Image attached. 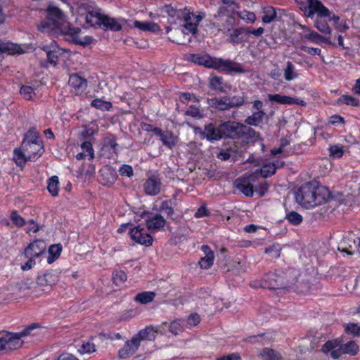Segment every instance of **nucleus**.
<instances>
[{
  "label": "nucleus",
  "mask_w": 360,
  "mask_h": 360,
  "mask_svg": "<svg viewBox=\"0 0 360 360\" xmlns=\"http://www.w3.org/2000/svg\"><path fill=\"white\" fill-rule=\"evenodd\" d=\"M347 333H350L354 335H360V325L356 323H348L345 326Z\"/></svg>",
  "instance_id": "62"
},
{
  "label": "nucleus",
  "mask_w": 360,
  "mask_h": 360,
  "mask_svg": "<svg viewBox=\"0 0 360 360\" xmlns=\"http://www.w3.org/2000/svg\"><path fill=\"white\" fill-rule=\"evenodd\" d=\"M292 141L288 139L287 138H282L281 139V144L278 148H274L271 150V153L273 155H276L280 153H285V155H288L289 153V150L285 149V147L290 144Z\"/></svg>",
  "instance_id": "40"
},
{
  "label": "nucleus",
  "mask_w": 360,
  "mask_h": 360,
  "mask_svg": "<svg viewBox=\"0 0 360 360\" xmlns=\"http://www.w3.org/2000/svg\"><path fill=\"white\" fill-rule=\"evenodd\" d=\"M264 30L262 27H258L257 29L247 28V36L248 37L249 34H251L255 35V37H260L264 33Z\"/></svg>",
  "instance_id": "64"
},
{
  "label": "nucleus",
  "mask_w": 360,
  "mask_h": 360,
  "mask_svg": "<svg viewBox=\"0 0 360 360\" xmlns=\"http://www.w3.org/2000/svg\"><path fill=\"white\" fill-rule=\"evenodd\" d=\"M228 102L229 103V107L232 108L242 106L245 103V100L243 96H233V97H230Z\"/></svg>",
  "instance_id": "57"
},
{
  "label": "nucleus",
  "mask_w": 360,
  "mask_h": 360,
  "mask_svg": "<svg viewBox=\"0 0 360 360\" xmlns=\"http://www.w3.org/2000/svg\"><path fill=\"white\" fill-rule=\"evenodd\" d=\"M218 135H260L242 123L234 121H226L217 127Z\"/></svg>",
  "instance_id": "5"
},
{
  "label": "nucleus",
  "mask_w": 360,
  "mask_h": 360,
  "mask_svg": "<svg viewBox=\"0 0 360 360\" xmlns=\"http://www.w3.org/2000/svg\"><path fill=\"white\" fill-rule=\"evenodd\" d=\"M178 17L184 19V27L186 30L193 34L197 33L198 25L202 19L201 15H195L193 12H190L189 10L185 8L178 13Z\"/></svg>",
  "instance_id": "11"
},
{
  "label": "nucleus",
  "mask_w": 360,
  "mask_h": 360,
  "mask_svg": "<svg viewBox=\"0 0 360 360\" xmlns=\"http://www.w3.org/2000/svg\"><path fill=\"white\" fill-rule=\"evenodd\" d=\"M46 244L43 240H35L31 243L25 250L24 255L25 257H39L45 253Z\"/></svg>",
  "instance_id": "15"
},
{
  "label": "nucleus",
  "mask_w": 360,
  "mask_h": 360,
  "mask_svg": "<svg viewBox=\"0 0 360 360\" xmlns=\"http://www.w3.org/2000/svg\"><path fill=\"white\" fill-rule=\"evenodd\" d=\"M139 347V339L132 338L126 342L125 345L119 351V356L122 359L127 358L134 354Z\"/></svg>",
  "instance_id": "23"
},
{
  "label": "nucleus",
  "mask_w": 360,
  "mask_h": 360,
  "mask_svg": "<svg viewBox=\"0 0 360 360\" xmlns=\"http://www.w3.org/2000/svg\"><path fill=\"white\" fill-rule=\"evenodd\" d=\"M266 281L268 283V287L272 289L285 288L292 283L285 274L277 273H269Z\"/></svg>",
  "instance_id": "12"
},
{
  "label": "nucleus",
  "mask_w": 360,
  "mask_h": 360,
  "mask_svg": "<svg viewBox=\"0 0 360 360\" xmlns=\"http://www.w3.org/2000/svg\"><path fill=\"white\" fill-rule=\"evenodd\" d=\"M130 235L131 238L137 243L144 245L147 247L152 245L153 239L150 235L146 233L143 228L139 226L131 229Z\"/></svg>",
  "instance_id": "14"
},
{
  "label": "nucleus",
  "mask_w": 360,
  "mask_h": 360,
  "mask_svg": "<svg viewBox=\"0 0 360 360\" xmlns=\"http://www.w3.org/2000/svg\"><path fill=\"white\" fill-rule=\"evenodd\" d=\"M18 289L20 291H25L27 290H32V292L35 293L34 288L36 283L31 279L27 278L18 283Z\"/></svg>",
  "instance_id": "46"
},
{
  "label": "nucleus",
  "mask_w": 360,
  "mask_h": 360,
  "mask_svg": "<svg viewBox=\"0 0 360 360\" xmlns=\"http://www.w3.org/2000/svg\"><path fill=\"white\" fill-rule=\"evenodd\" d=\"M68 84L74 89L77 95L82 94L87 87V80L78 73L70 76Z\"/></svg>",
  "instance_id": "16"
},
{
  "label": "nucleus",
  "mask_w": 360,
  "mask_h": 360,
  "mask_svg": "<svg viewBox=\"0 0 360 360\" xmlns=\"http://www.w3.org/2000/svg\"><path fill=\"white\" fill-rule=\"evenodd\" d=\"M46 15L39 25V30L50 36L64 35L65 39L75 44H90V37H85L84 41L80 37L81 29L73 27L66 20L63 11L50 4L45 9Z\"/></svg>",
  "instance_id": "1"
},
{
  "label": "nucleus",
  "mask_w": 360,
  "mask_h": 360,
  "mask_svg": "<svg viewBox=\"0 0 360 360\" xmlns=\"http://www.w3.org/2000/svg\"><path fill=\"white\" fill-rule=\"evenodd\" d=\"M265 253L272 259H277L280 257L281 248L278 245H271L265 249Z\"/></svg>",
  "instance_id": "55"
},
{
  "label": "nucleus",
  "mask_w": 360,
  "mask_h": 360,
  "mask_svg": "<svg viewBox=\"0 0 360 360\" xmlns=\"http://www.w3.org/2000/svg\"><path fill=\"white\" fill-rule=\"evenodd\" d=\"M201 321L200 315L197 313L191 314L186 320V325L189 327H194L198 326Z\"/></svg>",
  "instance_id": "54"
},
{
  "label": "nucleus",
  "mask_w": 360,
  "mask_h": 360,
  "mask_svg": "<svg viewBox=\"0 0 360 360\" xmlns=\"http://www.w3.org/2000/svg\"><path fill=\"white\" fill-rule=\"evenodd\" d=\"M201 250L203 252L204 256L200 258L198 262V264L201 269H210L213 264L214 259V252L208 245H206L201 247Z\"/></svg>",
  "instance_id": "20"
},
{
  "label": "nucleus",
  "mask_w": 360,
  "mask_h": 360,
  "mask_svg": "<svg viewBox=\"0 0 360 360\" xmlns=\"http://www.w3.org/2000/svg\"><path fill=\"white\" fill-rule=\"evenodd\" d=\"M134 27L142 31L154 32L158 26L155 23L152 22H141L135 20L134 22Z\"/></svg>",
  "instance_id": "41"
},
{
  "label": "nucleus",
  "mask_w": 360,
  "mask_h": 360,
  "mask_svg": "<svg viewBox=\"0 0 360 360\" xmlns=\"http://www.w3.org/2000/svg\"><path fill=\"white\" fill-rule=\"evenodd\" d=\"M330 197L329 190L313 183L302 185L295 193L296 202L304 208H311L326 202Z\"/></svg>",
  "instance_id": "2"
},
{
  "label": "nucleus",
  "mask_w": 360,
  "mask_h": 360,
  "mask_svg": "<svg viewBox=\"0 0 360 360\" xmlns=\"http://www.w3.org/2000/svg\"><path fill=\"white\" fill-rule=\"evenodd\" d=\"M184 330L181 320H175L170 323L169 330L174 335H176Z\"/></svg>",
  "instance_id": "52"
},
{
  "label": "nucleus",
  "mask_w": 360,
  "mask_h": 360,
  "mask_svg": "<svg viewBox=\"0 0 360 360\" xmlns=\"http://www.w3.org/2000/svg\"><path fill=\"white\" fill-rule=\"evenodd\" d=\"M352 148L360 150V143L356 141L354 136H349V139H344V143L330 145L328 155L331 159H339L343 157L345 153H350Z\"/></svg>",
  "instance_id": "6"
},
{
  "label": "nucleus",
  "mask_w": 360,
  "mask_h": 360,
  "mask_svg": "<svg viewBox=\"0 0 360 360\" xmlns=\"http://www.w3.org/2000/svg\"><path fill=\"white\" fill-rule=\"evenodd\" d=\"M11 219L13 224L18 226H22L25 225V219L18 213L17 211H13L11 214Z\"/></svg>",
  "instance_id": "60"
},
{
  "label": "nucleus",
  "mask_w": 360,
  "mask_h": 360,
  "mask_svg": "<svg viewBox=\"0 0 360 360\" xmlns=\"http://www.w3.org/2000/svg\"><path fill=\"white\" fill-rule=\"evenodd\" d=\"M195 134L199 133L200 135H218L217 127L211 122L205 126V131H202L200 127H195Z\"/></svg>",
  "instance_id": "39"
},
{
  "label": "nucleus",
  "mask_w": 360,
  "mask_h": 360,
  "mask_svg": "<svg viewBox=\"0 0 360 360\" xmlns=\"http://www.w3.org/2000/svg\"><path fill=\"white\" fill-rule=\"evenodd\" d=\"M262 20L264 23L268 24L273 22L276 18V9L272 6H266L263 9Z\"/></svg>",
  "instance_id": "37"
},
{
  "label": "nucleus",
  "mask_w": 360,
  "mask_h": 360,
  "mask_svg": "<svg viewBox=\"0 0 360 360\" xmlns=\"http://www.w3.org/2000/svg\"><path fill=\"white\" fill-rule=\"evenodd\" d=\"M58 184L59 180L57 176H53L48 180L47 189L53 197L58 194Z\"/></svg>",
  "instance_id": "38"
},
{
  "label": "nucleus",
  "mask_w": 360,
  "mask_h": 360,
  "mask_svg": "<svg viewBox=\"0 0 360 360\" xmlns=\"http://www.w3.org/2000/svg\"><path fill=\"white\" fill-rule=\"evenodd\" d=\"M297 77L295 73V66L290 62L288 61L286 63V68L284 70V77L286 81H291Z\"/></svg>",
  "instance_id": "47"
},
{
  "label": "nucleus",
  "mask_w": 360,
  "mask_h": 360,
  "mask_svg": "<svg viewBox=\"0 0 360 360\" xmlns=\"http://www.w3.org/2000/svg\"><path fill=\"white\" fill-rule=\"evenodd\" d=\"M359 349V346L354 341L340 345L338 340L327 341L321 349L323 353L333 359H338L342 354L356 355Z\"/></svg>",
  "instance_id": "4"
},
{
  "label": "nucleus",
  "mask_w": 360,
  "mask_h": 360,
  "mask_svg": "<svg viewBox=\"0 0 360 360\" xmlns=\"http://www.w3.org/2000/svg\"><path fill=\"white\" fill-rule=\"evenodd\" d=\"M21 96L27 101L32 100V96L34 95V89L30 86L23 85L20 89Z\"/></svg>",
  "instance_id": "51"
},
{
  "label": "nucleus",
  "mask_w": 360,
  "mask_h": 360,
  "mask_svg": "<svg viewBox=\"0 0 360 360\" xmlns=\"http://www.w3.org/2000/svg\"><path fill=\"white\" fill-rule=\"evenodd\" d=\"M1 45L3 46L4 53H7L11 55L21 54L24 53L22 47L17 44L2 41Z\"/></svg>",
  "instance_id": "34"
},
{
  "label": "nucleus",
  "mask_w": 360,
  "mask_h": 360,
  "mask_svg": "<svg viewBox=\"0 0 360 360\" xmlns=\"http://www.w3.org/2000/svg\"><path fill=\"white\" fill-rule=\"evenodd\" d=\"M166 223V219L160 214H156L146 220V224L148 230L163 229Z\"/></svg>",
  "instance_id": "25"
},
{
  "label": "nucleus",
  "mask_w": 360,
  "mask_h": 360,
  "mask_svg": "<svg viewBox=\"0 0 360 360\" xmlns=\"http://www.w3.org/2000/svg\"><path fill=\"white\" fill-rule=\"evenodd\" d=\"M314 27L323 34H330L332 31L328 23L326 20H322V18H318L314 21Z\"/></svg>",
  "instance_id": "44"
},
{
  "label": "nucleus",
  "mask_w": 360,
  "mask_h": 360,
  "mask_svg": "<svg viewBox=\"0 0 360 360\" xmlns=\"http://www.w3.org/2000/svg\"><path fill=\"white\" fill-rule=\"evenodd\" d=\"M157 210L158 212H165L168 217L172 216L174 214V209L172 200H165L162 202Z\"/></svg>",
  "instance_id": "48"
},
{
  "label": "nucleus",
  "mask_w": 360,
  "mask_h": 360,
  "mask_svg": "<svg viewBox=\"0 0 360 360\" xmlns=\"http://www.w3.org/2000/svg\"><path fill=\"white\" fill-rule=\"evenodd\" d=\"M234 186L248 197H252L254 193L253 186L250 184L249 177L238 178L235 180Z\"/></svg>",
  "instance_id": "22"
},
{
  "label": "nucleus",
  "mask_w": 360,
  "mask_h": 360,
  "mask_svg": "<svg viewBox=\"0 0 360 360\" xmlns=\"http://www.w3.org/2000/svg\"><path fill=\"white\" fill-rule=\"evenodd\" d=\"M268 98L271 101H274L279 104L285 105H292V104H302L303 105L304 101H300L299 98H293L288 96H284L281 94H269Z\"/></svg>",
  "instance_id": "24"
},
{
  "label": "nucleus",
  "mask_w": 360,
  "mask_h": 360,
  "mask_svg": "<svg viewBox=\"0 0 360 360\" xmlns=\"http://www.w3.org/2000/svg\"><path fill=\"white\" fill-rule=\"evenodd\" d=\"M127 274L123 271H116L112 274V282L116 286H120L127 280Z\"/></svg>",
  "instance_id": "45"
},
{
  "label": "nucleus",
  "mask_w": 360,
  "mask_h": 360,
  "mask_svg": "<svg viewBox=\"0 0 360 360\" xmlns=\"http://www.w3.org/2000/svg\"><path fill=\"white\" fill-rule=\"evenodd\" d=\"M40 326L37 323H32L28 326H27L23 330L20 332L18 333L19 336L22 338L29 335H31L32 331L36 328H39Z\"/></svg>",
  "instance_id": "59"
},
{
  "label": "nucleus",
  "mask_w": 360,
  "mask_h": 360,
  "mask_svg": "<svg viewBox=\"0 0 360 360\" xmlns=\"http://www.w3.org/2000/svg\"><path fill=\"white\" fill-rule=\"evenodd\" d=\"M21 145L22 149L27 153L30 161L37 159L44 152L42 141L39 140V136H25Z\"/></svg>",
  "instance_id": "7"
},
{
  "label": "nucleus",
  "mask_w": 360,
  "mask_h": 360,
  "mask_svg": "<svg viewBox=\"0 0 360 360\" xmlns=\"http://www.w3.org/2000/svg\"><path fill=\"white\" fill-rule=\"evenodd\" d=\"M94 17L97 19L95 25L103 30H110L112 32H119L122 29V25L117 20L105 14L101 13L91 9V18Z\"/></svg>",
  "instance_id": "9"
},
{
  "label": "nucleus",
  "mask_w": 360,
  "mask_h": 360,
  "mask_svg": "<svg viewBox=\"0 0 360 360\" xmlns=\"http://www.w3.org/2000/svg\"><path fill=\"white\" fill-rule=\"evenodd\" d=\"M303 38L316 44H319L321 42H325L333 46H336V44L335 43H333L330 40L329 37H324L312 30H309V33L304 34Z\"/></svg>",
  "instance_id": "27"
},
{
  "label": "nucleus",
  "mask_w": 360,
  "mask_h": 360,
  "mask_svg": "<svg viewBox=\"0 0 360 360\" xmlns=\"http://www.w3.org/2000/svg\"><path fill=\"white\" fill-rule=\"evenodd\" d=\"M188 61L219 71L235 73H245V70L238 63L221 58L212 57L207 53H191L187 56Z\"/></svg>",
  "instance_id": "3"
},
{
  "label": "nucleus",
  "mask_w": 360,
  "mask_h": 360,
  "mask_svg": "<svg viewBox=\"0 0 360 360\" xmlns=\"http://www.w3.org/2000/svg\"><path fill=\"white\" fill-rule=\"evenodd\" d=\"M161 185L160 179L155 176H152L144 183L145 193L148 195H156L160 192Z\"/></svg>",
  "instance_id": "19"
},
{
  "label": "nucleus",
  "mask_w": 360,
  "mask_h": 360,
  "mask_svg": "<svg viewBox=\"0 0 360 360\" xmlns=\"http://www.w3.org/2000/svg\"><path fill=\"white\" fill-rule=\"evenodd\" d=\"M42 49L46 53L47 61L51 65L55 66L58 63L59 56L63 54V50L57 46L55 41L51 43L50 46H44Z\"/></svg>",
  "instance_id": "17"
},
{
  "label": "nucleus",
  "mask_w": 360,
  "mask_h": 360,
  "mask_svg": "<svg viewBox=\"0 0 360 360\" xmlns=\"http://www.w3.org/2000/svg\"><path fill=\"white\" fill-rule=\"evenodd\" d=\"M158 331L153 326H147L144 329L141 330L139 333L133 337V338L139 339V345L141 340H154L156 338Z\"/></svg>",
  "instance_id": "29"
},
{
  "label": "nucleus",
  "mask_w": 360,
  "mask_h": 360,
  "mask_svg": "<svg viewBox=\"0 0 360 360\" xmlns=\"http://www.w3.org/2000/svg\"><path fill=\"white\" fill-rule=\"evenodd\" d=\"M338 105L345 104L353 107L360 105V101L358 98L350 95H342L336 101Z\"/></svg>",
  "instance_id": "35"
},
{
  "label": "nucleus",
  "mask_w": 360,
  "mask_h": 360,
  "mask_svg": "<svg viewBox=\"0 0 360 360\" xmlns=\"http://www.w3.org/2000/svg\"><path fill=\"white\" fill-rule=\"evenodd\" d=\"M62 251V246L60 244L51 245L49 248V257L47 262L49 264H52L56 259L59 257Z\"/></svg>",
  "instance_id": "36"
},
{
  "label": "nucleus",
  "mask_w": 360,
  "mask_h": 360,
  "mask_svg": "<svg viewBox=\"0 0 360 360\" xmlns=\"http://www.w3.org/2000/svg\"><path fill=\"white\" fill-rule=\"evenodd\" d=\"M101 179V181L104 186H110L117 179V173L115 170L110 166H104L100 171Z\"/></svg>",
  "instance_id": "21"
},
{
  "label": "nucleus",
  "mask_w": 360,
  "mask_h": 360,
  "mask_svg": "<svg viewBox=\"0 0 360 360\" xmlns=\"http://www.w3.org/2000/svg\"><path fill=\"white\" fill-rule=\"evenodd\" d=\"M209 86L210 89L220 93H225V88H230V86L224 84L221 77L217 75H211L209 77Z\"/></svg>",
  "instance_id": "26"
},
{
  "label": "nucleus",
  "mask_w": 360,
  "mask_h": 360,
  "mask_svg": "<svg viewBox=\"0 0 360 360\" xmlns=\"http://www.w3.org/2000/svg\"><path fill=\"white\" fill-rule=\"evenodd\" d=\"M229 99L230 97L226 96L221 98L215 97L209 100V104L212 108L218 110H228L231 109L228 102Z\"/></svg>",
  "instance_id": "28"
},
{
  "label": "nucleus",
  "mask_w": 360,
  "mask_h": 360,
  "mask_svg": "<svg viewBox=\"0 0 360 360\" xmlns=\"http://www.w3.org/2000/svg\"><path fill=\"white\" fill-rule=\"evenodd\" d=\"M266 115L264 111H255L245 120V123L250 126H259Z\"/></svg>",
  "instance_id": "31"
},
{
  "label": "nucleus",
  "mask_w": 360,
  "mask_h": 360,
  "mask_svg": "<svg viewBox=\"0 0 360 360\" xmlns=\"http://www.w3.org/2000/svg\"><path fill=\"white\" fill-rule=\"evenodd\" d=\"M141 128L143 131L147 132H154L155 135H163L162 130L160 127L153 126L148 123H141Z\"/></svg>",
  "instance_id": "56"
},
{
  "label": "nucleus",
  "mask_w": 360,
  "mask_h": 360,
  "mask_svg": "<svg viewBox=\"0 0 360 360\" xmlns=\"http://www.w3.org/2000/svg\"><path fill=\"white\" fill-rule=\"evenodd\" d=\"M259 356L262 360H282L281 354L271 348H263L259 354Z\"/></svg>",
  "instance_id": "30"
},
{
  "label": "nucleus",
  "mask_w": 360,
  "mask_h": 360,
  "mask_svg": "<svg viewBox=\"0 0 360 360\" xmlns=\"http://www.w3.org/2000/svg\"><path fill=\"white\" fill-rule=\"evenodd\" d=\"M285 219L293 225H298L302 221V217L295 211H291L285 216Z\"/></svg>",
  "instance_id": "50"
},
{
  "label": "nucleus",
  "mask_w": 360,
  "mask_h": 360,
  "mask_svg": "<svg viewBox=\"0 0 360 360\" xmlns=\"http://www.w3.org/2000/svg\"><path fill=\"white\" fill-rule=\"evenodd\" d=\"M119 172L120 173L122 174V175H124V176H127L128 177H130L133 175V169L131 166L129 165H122L120 169H119Z\"/></svg>",
  "instance_id": "63"
},
{
  "label": "nucleus",
  "mask_w": 360,
  "mask_h": 360,
  "mask_svg": "<svg viewBox=\"0 0 360 360\" xmlns=\"http://www.w3.org/2000/svg\"><path fill=\"white\" fill-rule=\"evenodd\" d=\"M235 19L231 16H228L225 22H224L221 25V30L224 34L228 35V34L233 29Z\"/></svg>",
  "instance_id": "53"
},
{
  "label": "nucleus",
  "mask_w": 360,
  "mask_h": 360,
  "mask_svg": "<svg viewBox=\"0 0 360 360\" xmlns=\"http://www.w3.org/2000/svg\"><path fill=\"white\" fill-rule=\"evenodd\" d=\"M307 5L301 8L306 17L311 19L315 15L319 18L330 17V10L320 0H307Z\"/></svg>",
  "instance_id": "8"
},
{
  "label": "nucleus",
  "mask_w": 360,
  "mask_h": 360,
  "mask_svg": "<svg viewBox=\"0 0 360 360\" xmlns=\"http://www.w3.org/2000/svg\"><path fill=\"white\" fill-rule=\"evenodd\" d=\"M155 293L151 291H145L138 293L134 298L136 302L146 304L153 301Z\"/></svg>",
  "instance_id": "33"
},
{
  "label": "nucleus",
  "mask_w": 360,
  "mask_h": 360,
  "mask_svg": "<svg viewBox=\"0 0 360 360\" xmlns=\"http://www.w3.org/2000/svg\"><path fill=\"white\" fill-rule=\"evenodd\" d=\"M91 107H94L103 111H108L112 108V103L102 99L95 98L91 101Z\"/></svg>",
  "instance_id": "43"
},
{
  "label": "nucleus",
  "mask_w": 360,
  "mask_h": 360,
  "mask_svg": "<svg viewBox=\"0 0 360 360\" xmlns=\"http://www.w3.org/2000/svg\"><path fill=\"white\" fill-rule=\"evenodd\" d=\"M227 36L228 41L233 44H244L248 41L247 28L243 27L233 28Z\"/></svg>",
  "instance_id": "18"
},
{
  "label": "nucleus",
  "mask_w": 360,
  "mask_h": 360,
  "mask_svg": "<svg viewBox=\"0 0 360 360\" xmlns=\"http://www.w3.org/2000/svg\"><path fill=\"white\" fill-rule=\"evenodd\" d=\"M13 160L15 164L20 167H23L27 160H29L27 153L22 149V146L19 148L14 149Z\"/></svg>",
  "instance_id": "32"
},
{
  "label": "nucleus",
  "mask_w": 360,
  "mask_h": 360,
  "mask_svg": "<svg viewBox=\"0 0 360 360\" xmlns=\"http://www.w3.org/2000/svg\"><path fill=\"white\" fill-rule=\"evenodd\" d=\"M276 170V167L274 164L269 163L264 165L259 170H256L255 174L259 173L263 177L266 178L273 175Z\"/></svg>",
  "instance_id": "42"
},
{
  "label": "nucleus",
  "mask_w": 360,
  "mask_h": 360,
  "mask_svg": "<svg viewBox=\"0 0 360 360\" xmlns=\"http://www.w3.org/2000/svg\"><path fill=\"white\" fill-rule=\"evenodd\" d=\"M18 333H6L0 336V352L8 353L22 347V341Z\"/></svg>",
  "instance_id": "10"
},
{
  "label": "nucleus",
  "mask_w": 360,
  "mask_h": 360,
  "mask_svg": "<svg viewBox=\"0 0 360 360\" xmlns=\"http://www.w3.org/2000/svg\"><path fill=\"white\" fill-rule=\"evenodd\" d=\"M159 140L169 148H172L177 143L176 136H159Z\"/></svg>",
  "instance_id": "58"
},
{
  "label": "nucleus",
  "mask_w": 360,
  "mask_h": 360,
  "mask_svg": "<svg viewBox=\"0 0 360 360\" xmlns=\"http://www.w3.org/2000/svg\"><path fill=\"white\" fill-rule=\"evenodd\" d=\"M56 281L57 276L50 271L45 272L43 275L39 276L35 283L36 287L34 288V291L36 292V295H38L39 294V288H41L40 291L44 292L49 290L52 285L55 284Z\"/></svg>",
  "instance_id": "13"
},
{
  "label": "nucleus",
  "mask_w": 360,
  "mask_h": 360,
  "mask_svg": "<svg viewBox=\"0 0 360 360\" xmlns=\"http://www.w3.org/2000/svg\"><path fill=\"white\" fill-rule=\"evenodd\" d=\"M184 114L192 117H202V113L200 110V106L194 105H189L188 108L185 111Z\"/></svg>",
  "instance_id": "49"
},
{
  "label": "nucleus",
  "mask_w": 360,
  "mask_h": 360,
  "mask_svg": "<svg viewBox=\"0 0 360 360\" xmlns=\"http://www.w3.org/2000/svg\"><path fill=\"white\" fill-rule=\"evenodd\" d=\"M300 49L311 56H320L321 53V50L319 48L309 47L304 45L300 46Z\"/></svg>",
  "instance_id": "61"
}]
</instances>
